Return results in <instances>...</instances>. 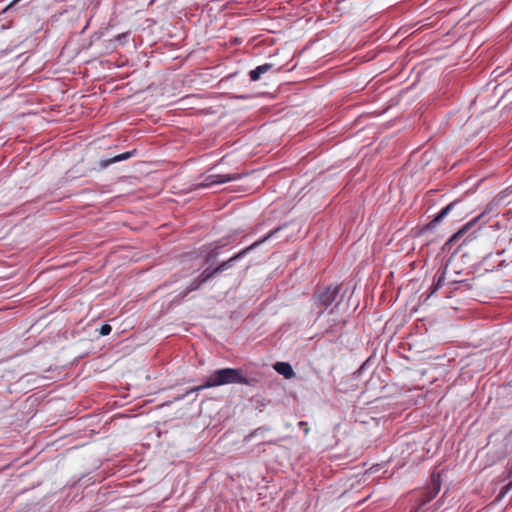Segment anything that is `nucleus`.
<instances>
[{
  "label": "nucleus",
  "mask_w": 512,
  "mask_h": 512,
  "mask_svg": "<svg viewBox=\"0 0 512 512\" xmlns=\"http://www.w3.org/2000/svg\"><path fill=\"white\" fill-rule=\"evenodd\" d=\"M227 384L249 385V380L241 369L236 368L217 369L206 377V386L213 388Z\"/></svg>",
  "instance_id": "1"
},
{
  "label": "nucleus",
  "mask_w": 512,
  "mask_h": 512,
  "mask_svg": "<svg viewBox=\"0 0 512 512\" xmlns=\"http://www.w3.org/2000/svg\"><path fill=\"white\" fill-rule=\"evenodd\" d=\"M499 213V200L494 199L487 205L481 214H479L475 219L468 222L459 231L452 235L445 243L444 249L450 250L452 244L458 242L475 222H481L482 224L488 223L491 218L496 217L499 215Z\"/></svg>",
  "instance_id": "2"
},
{
  "label": "nucleus",
  "mask_w": 512,
  "mask_h": 512,
  "mask_svg": "<svg viewBox=\"0 0 512 512\" xmlns=\"http://www.w3.org/2000/svg\"><path fill=\"white\" fill-rule=\"evenodd\" d=\"M341 290V285H333L318 287L313 296V305L319 308L318 315L323 314L324 310L336 301Z\"/></svg>",
  "instance_id": "3"
},
{
  "label": "nucleus",
  "mask_w": 512,
  "mask_h": 512,
  "mask_svg": "<svg viewBox=\"0 0 512 512\" xmlns=\"http://www.w3.org/2000/svg\"><path fill=\"white\" fill-rule=\"evenodd\" d=\"M280 230V227H277L273 230H271L267 235H265L263 238L255 241L250 246L242 249L238 253H236L234 256L230 257L228 260H225L221 262L218 266H216V271L220 273L233 268L235 263L241 259H243L249 252L260 246L262 243L266 242L268 239L273 237L278 231Z\"/></svg>",
  "instance_id": "4"
},
{
  "label": "nucleus",
  "mask_w": 512,
  "mask_h": 512,
  "mask_svg": "<svg viewBox=\"0 0 512 512\" xmlns=\"http://www.w3.org/2000/svg\"><path fill=\"white\" fill-rule=\"evenodd\" d=\"M440 488L441 484L439 480L433 477L431 483L426 487L424 491L421 492V495L417 500L418 504L416 512H424V506L436 497L440 491Z\"/></svg>",
  "instance_id": "5"
},
{
  "label": "nucleus",
  "mask_w": 512,
  "mask_h": 512,
  "mask_svg": "<svg viewBox=\"0 0 512 512\" xmlns=\"http://www.w3.org/2000/svg\"><path fill=\"white\" fill-rule=\"evenodd\" d=\"M282 67H275L272 63H265L262 65L257 66L255 69L251 70L249 72V78L252 82L259 81L262 77V75L273 72V73H279L281 71Z\"/></svg>",
  "instance_id": "6"
},
{
  "label": "nucleus",
  "mask_w": 512,
  "mask_h": 512,
  "mask_svg": "<svg viewBox=\"0 0 512 512\" xmlns=\"http://www.w3.org/2000/svg\"><path fill=\"white\" fill-rule=\"evenodd\" d=\"M240 178H241V174H239V173L209 175L205 179V183H203L202 186L210 187L214 184H223L226 182L239 180Z\"/></svg>",
  "instance_id": "7"
},
{
  "label": "nucleus",
  "mask_w": 512,
  "mask_h": 512,
  "mask_svg": "<svg viewBox=\"0 0 512 512\" xmlns=\"http://www.w3.org/2000/svg\"><path fill=\"white\" fill-rule=\"evenodd\" d=\"M137 154V150L136 149H133L131 151H127V152H124V153H121L119 155H116L112 158H109V159H102L100 162H99V168L100 169H106L108 166H110L111 164H114V163H117V162H120V161H124V160H127L133 156H135Z\"/></svg>",
  "instance_id": "8"
},
{
  "label": "nucleus",
  "mask_w": 512,
  "mask_h": 512,
  "mask_svg": "<svg viewBox=\"0 0 512 512\" xmlns=\"http://www.w3.org/2000/svg\"><path fill=\"white\" fill-rule=\"evenodd\" d=\"M457 201H453L450 204H448L446 207H444L433 220H431L428 224L425 225L424 230H432L435 228L455 207L457 204Z\"/></svg>",
  "instance_id": "9"
},
{
  "label": "nucleus",
  "mask_w": 512,
  "mask_h": 512,
  "mask_svg": "<svg viewBox=\"0 0 512 512\" xmlns=\"http://www.w3.org/2000/svg\"><path fill=\"white\" fill-rule=\"evenodd\" d=\"M274 369L280 375H283L285 378L290 379L294 376V371L292 366L287 362H276L274 365Z\"/></svg>",
  "instance_id": "10"
},
{
  "label": "nucleus",
  "mask_w": 512,
  "mask_h": 512,
  "mask_svg": "<svg viewBox=\"0 0 512 512\" xmlns=\"http://www.w3.org/2000/svg\"><path fill=\"white\" fill-rule=\"evenodd\" d=\"M225 245L226 243H217L213 248H211L204 257V263L208 264L210 261L217 258L220 254V249Z\"/></svg>",
  "instance_id": "11"
},
{
  "label": "nucleus",
  "mask_w": 512,
  "mask_h": 512,
  "mask_svg": "<svg viewBox=\"0 0 512 512\" xmlns=\"http://www.w3.org/2000/svg\"><path fill=\"white\" fill-rule=\"evenodd\" d=\"M218 274H219V272L216 271V267L215 268L208 267V268L204 269L198 277L200 278V282L205 284L207 281L211 280Z\"/></svg>",
  "instance_id": "12"
},
{
  "label": "nucleus",
  "mask_w": 512,
  "mask_h": 512,
  "mask_svg": "<svg viewBox=\"0 0 512 512\" xmlns=\"http://www.w3.org/2000/svg\"><path fill=\"white\" fill-rule=\"evenodd\" d=\"M445 279V271L437 272L435 275V283L432 285V290L430 294H434L436 291H438L442 286Z\"/></svg>",
  "instance_id": "13"
},
{
  "label": "nucleus",
  "mask_w": 512,
  "mask_h": 512,
  "mask_svg": "<svg viewBox=\"0 0 512 512\" xmlns=\"http://www.w3.org/2000/svg\"><path fill=\"white\" fill-rule=\"evenodd\" d=\"M345 320H341V321H335L333 320L332 323H330L328 325V327L325 329V332L327 334H334V333H337L339 330H341L343 328V326L345 325Z\"/></svg>",
  "instance_id": "14"
},
{
  "label": "nucleus",
  "mask_w": 512,
  "mask_h": 512,
  "mask_svg": "<svg viewBox=\"0 0 512 512\" xmlns=\"http://www.w3.org/2000/svg\"><path fill=\"white\" fill-rule=\"evenodd\" d=\"M203 285L202 282H200V278H195L188 286L187 288L182 292V297L187 296L190 292L199 289Z\"/></svg>",
  "instance_id": "15"
},
{
  "label": "nucleus",
  "mask_w": 512,
  "mask_h": 512,
  "mask_svg": "<svg viewBox=\"0 0 512 512\" xmlns=\"http://www.w3.org/2000/svg\"><path fill=\"white\" fill-rule=\"evenodd\" d=\"M207 388H212V387L211 386H206V379H205L204 382L201 385L190 388L184 395H182L178 399H184L190 393L198 392V391H201V390H204V389H207Z\"/></svg>",
  "instance_id": "16"
},
{
  "label": "nucleus",
  "mask_w": 512,
  "mask_h": 512,
  "mask_svg": "<svg viewBox=\"0 0 512 512\" xmlns=\"http://www.w3.org/2000/svg\"><path fill=\"white\" fill-rule=\"evenodd\" d=\"M112 331V327L109 324H104L101 326L99 333L102 336L109 335Z\"/></svg>",
  "instance_id": "17"
},
{
  "label": "nucleus",
  "mask_w": 512,
  "mask_h": 512,
  "mask_svg": "<svg viewBox=\"0 0 512 512\" xmlns=\"http://www.w3.org/2000/svg\"><path fill=\"white\" fill-rule=\"evenodd\" d=\"M267 430H268V428L259 427V428L255 429L254 431H252L248 436H246L245 440L250 439V438L258 435L260 432H264V431H267Z\"/></svg>",
  "instance_id": "18"
},
{
  "label": "nucleus",
  "mask_w": 512,
  "mask_h": 512,
  "mask_svg": "<svg viewBox=\"0 0 512 512\" xmlns=\"http://www.w3.org/2000/svg\"><path fill=\"white\" fill-rule=\"evenodd\" d=\"M299 428H301L305 435H307L310 431L308 423L306 421H300L298 423Z\"/></svg>",
  "instance_id": "19"
},
{
  "label": "nucleus",
  "mask_w": 512,
  "mask_h": 512,
  "mask_svg": "<svg viewBox=\"0 0 512 512\" xmlns=\"http://www.w3.org/2000/svg\"><path fill=\"white\" fill-rule=\"evenodd\" d=\"M511 477H512V464L507 469V478H511Z\"/></svg>",
  "instance_id": "20"
},
{
  "label": "nucleus",
  "mask_w": 512,
  "mask_h": 512,
  "mask_svg": "<svg viewBox=\"0 0 512 512\" xmlns=\"http://www.w3.org/2000/svg\"><path fill=\"white\" fill-rule=\"evenodd\" d=\"M469 240H472L471 235L467 236V238H465V239L462 241V243H461V244H459V247H461L463 244H465V243H466L467 241H469Z\"/></svg>",
  "instance_id": "21"
},
{
  "label": "nucleus",
  "mask_w": 512,
  "mask_h": 512,
  "mask_svg": "<svg viewBox=\"0 0 512 512\" xmlns=\"http://www.w3.org/2000/svg\"><path fill=\"white\" fill-rule=\"evenodd\" d=\"M390 13H391L390 11H387V10H386V12H385L386 18H387L388 16L390 17Z\"/></svg>",
  "instance_id": "22"
},
{
  "label": "nucleus",
  "mask_w": 512,
  "mask_h": 512,
  "mask_svg": "<svg viewBox=\"0 0 512 512\" xmlns=\"http://www.w3.org/2000/svg\"><path fill=\"white\" fill-rule=\"evenodd\" d=\"M340 299H342V297H341ZM340 301H341V300H339V301H337V302H336L335 307H337V306L339 305Z\"/></svg>",
  "instance_id": "23"
},
{
  "label": "nucleus",
  "mask_w": 512,
  "mask_h": 512,
  "mask_svg": "<svg viewBox=\"0 0 512 512\" xmlns=\"http://www.w3.org/2000/svg\"><path fill=\"white\" fill-rule=\"evenodd\" d=\"M241 99H247V96H240Z\"/></svg>",
  "instance_id": "24"
},
{
  "label": "nucleus",
  "mask_w": 512,
  "mask_h": 512,
  "mask_svg": "<svg viewBox=\"0 0 512 512\" xmlns=\"http://www.w3.org/2000/svg\"><path fill=\"white\" fill-rule=\"evenodd\" d=\"M383 296H384V291L381 292L380 298H382Z\"/></svg>",
  "instance_id": "25"
}]
</instances>
